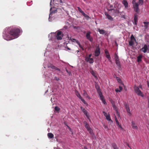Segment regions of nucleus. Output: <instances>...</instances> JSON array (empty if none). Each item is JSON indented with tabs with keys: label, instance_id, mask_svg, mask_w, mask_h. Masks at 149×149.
Listing matches in <instances>:
<instances>
[{
	"label": "nucleus",
	"instance_id": "obj_1",
	"mask_svg": "<svg viewBox=\"0 0 149 149\" xmlns=\"http://www.w3.org/2000/svg\"><path fill=\"white\" fill-rule=\"evenodd\" d=\"M20 32V30L19 29H12L8 35L4 33L3 37L4 39L7 40H10L17 38Z\"/></svg>",
	"mask_w": 149,
	"mask_h": 149
},
{
	"label": "nucleus",
	"instance_id": "obj_2",
	"mask_svg": "<svg viewBox=\"0 0 149 149\" xmlns=\"http://www.w3.org/2000/svg\"><path fill=\"white\" fill-rule=\"evenodd\" d=\"M134 90L135 92L138 95L142 97L143 96V93L141 91L139 90L138 87L136 86H134Z\"/></svg>",
	"mask_w": 149,
	"mask_h": 149
},
{
	"label": "nucleus",
	"instance_id": "obj_3",
	"mask_svg": "<svg viewBox=\"0 0 149 149\" xmlns=\"http://www.w3.org/2000/svg\"><path fill=\"white\" fill-rule=\"evenodd\" d=\"M132 3L133 4V7L134 10L137 13L139 11V4L136 2L135 0H133Z\"/></svg>",
	"mask_w": 149,
	"mask_h": 149
},
{
	"label": "nucleus",
	"instance_id": "obj_4",
	"mask_svg": "<svg viewBox=\"0 0 149 149\" xmlns=\"http://www.w3.org/2000/svg\"><path fill=\"white\" fill-rule=\"evenodd\" d=\"M96 89L97 90V92L98 93V94L100 96V99L102 100V102L104 104H105L106 103V102L105 101L104 99L103 96L99 88H96Z\"/></svg>",
	"mask_w": 149,
	"mask_h": 149
},
{
	"label": "nucleus",
	"instance_id": "obj_5",
	"mask_svg": "<svg viewBox=\"0 0 149 149\" xmlns=\"http://www.w3.org/2000/svg\"><path fill=\"white\" fill-rule=\"evenodd\" d=\"M63 36V34L62 32L61 31H58L56 33V38L57 40H61L62 39Z\"/></svg>",
	"mask_w": 149,
	"mask_h": 149
},
{
	"label": "nucleus",
	"instance_id": "obj_6",
	"mask_svg": "<svg viewBox=\"0 0 149 149\" xmlns=\"http://www.w3.org/2000/svg\"><path fill=\"white\" fill-rule=\"evenodd\" d=\"M136 41V39L133 35L131 36L130 40L129 42V44L130 46H132L134 45V42Z\"/></svg>",
	"mask_w": 149,
	"mask_h": 149
},
{
	"label": "nucleus",
	"instance_id": "obj_7",
	"mask_svg": "<svg viewBox=\"0 0 149 149\" xmlns=\"http://www.w3.org/2000/svg\"><path fill=\"white\" fill-rule=\"evenodd\" d=\"M124 105L127 113L129 114V115L130 116L131 115H132V113L130 112L129 105L126 103H124Z\"/></svg>",
	"mask_w": 149,
	"mask_h": 149
},
{
	"label": "nucleus",
	"instance_id": "obj_8",
	"mask_svg": "<svg viewBox=\"0 0 149 149\" xmlns=\"http://www.w3.org/2000/svg\"><path fill=\"white\" fill-rule=\"evenodd\" d=\"M91 32L90 31H88L86 34V37L87 39L92 42L93 41V39L90 36Z\"/></svg>",
	"mask_w": 149,
	"mask_h": 149
},
{
	"label": "nucleus",
	"instance_id": "obj_9",
	"mask_svg": "<svg viewBox=\"0 0 149 149\" xmlns=\"http://www.w3.org/2000/svg\"><path fill=\"white\" fill-rule=\"evenodd\" d=\"M75 94L78 97L81 101L85 104H86L87 103L86 101L82 98V97L81 96L79 93L77 91L75 92Z\"/></svg>",
	"mask_w": 149,
	"mask_h": 149
},
{
	"label": "nucleus",
	"instance_id": "obj_10",
	"mask_svg": "<svg viewBox=\"0 0 149 149\" xmlns=\"http://www.w3.org/2000/svg\"><path fill=\"white\" fill-rule=\"evenodd\" d=\"M100 53V48L99 47L96 48V49L95 51V55L96 56H98Z\"/></svg>",
	"mask_w": 149,
	"mask_h": 149
},
{
	"label": "nucleus",
	"instance_id": "obj_11",
	"mask_svg": "<svg viewBox=\"0 0 149 149\" xmlns=\"http://www.w3.org/2000/svg\"><path fill=\"white\" fill-rule=\"evenodd\" d=\"M85 60L86 61L88 62L91 63H93L94 62L93 59L91 58L86 57L85 58Z\"/></svg>",
	"mask_w": 149,
	"mask_h": 149
},
{
	"label": "nucleus",
	"instance_id": "obj_12",
	"mask_svg": "<svg viewBox=\"0 0 149 149\" xmlns=\"http://www.w3.org/2000/svg\"><path fill=\"white\" fill-rule=\"evenodd\" d=\"M115 120L116 121V124H117V125L118 126V127L120 129V130H123V128L121 127V125L119 124V123L116 117H115Z\"/></svg>",
	"mask_w": 149,
	"mask_h": 149
},
{
	"label": "nucleus",
	"instance_id": "obj_13",
	"mask_svg": "<svg viewBox=\"0 0 149 149\" xmlns=\"http://www.w3.org/2000/svg\"><path fill=\"white\" fill-rule=\"evenodd\" d=\"M48 68H52V69H53L55 70H58V71H60V69H59V68H56L55 66H54V65H48Z\"/></svg>",
	"mask_w": 149,
	"mask_h": 149
},
{
	"label": "nucleus",
	"instance_id": "obj_14",
	"mask_svg": "<svg viewBox=\"0 0 149 149\" xmlns=\"http://www.w3.org/2000/svg\"><path fill=\"white\" fill-rule=\"evenodd\" d=\"M104 14L108 19L111 20H113V18L110 15L108 14L107 13L105 12Z\"/></svg>",
	"mask_w": 149,
	"mask_h": 149
},
{
	"label": "nucleus",
	"instance_id": "obj_15",
	"mask_svg": "<svg viewBox=\"0 0 149 149\" xmlns=\"http://www.w3.org/2000/svg\"><path fill=\"white\" fill-rule=\"evenodd\" d=\"M148 49L147 46L145 45H144L143 47L141 49V50L144 52L146 53Z\"/></svg>",
	"mask_w": 149,
	"mask_h": 149
},
{
	"label": "nucleus",
	"instance_id": "obj_16",
	"mask_svg": "<svg viewBox=\"0 0 149 149\" xmlns=\"http://www.w3.org/2000/svg\"><path fill=\"white\" fill-rule=\"evenodd\" d=\"M123 3L125 8H127L128 7V3L126 0H123Z\"/></svg>",
	"mask_w": 149,
	"mask_h": 149
},
{
	"label": "nucleus",
	"instance_id": "obj_17",
	"mask_svg": "<svg viewBox=\"0 0 149 149\" xmlns=\"http://www.w3.org/2000/svg\"><path fill=\"white\" fill-rule=\"evenodd\" d=\"M83 95L85 97H86L87 98H88V99H90V97L88 95V94H87V92L85 91H83Z\"/></svg>",
	"mask_w": 149,
	"mask_h": 149
},
{
	"label": "nucleus",
	"instance_id": "obj_18",
	"mask_svg": "<svg viewBox=\"0 0 149 149\" xmlns=\"http://www.w3.org/2000/svg\"><path fill=\"white\" fill-rule=\"evenodd\" d=\"M111 10V11L112 12L114 13V15L115 16L116 15H117V14H118L119 12V10L117 9H116V10L113 9V10Z\"/></svg>",
	"mask_w": 149,
	"mask_h": 149
},
{
	"label": "nucleus",
	"instance_id": "obj_19",
	"mask_svg": "<svg viewBox=\"0 0 149 149\" xmlns=\"http://www.w3.org/2000/svg\"><path fill=\"white\" fill-rule=\"evenodd\" d=\"M132 126L133 129L136 130L138 129V127L136 125L135 123L133 121L132 122Z\"/></svg>",
	"mask_w": 149,
	"mask_h": 149
},
{
	"label": "nucleus",
	"instance_id": "obj_20",
	"mask_svg": "<svg viewBox=\"0 0 149 149\" xmlns=\"http://www.w3.org/2000/svg\"><path fill=\"white\" fill-rule=\"evenodd\" d=\"M84 124L85 125V127L86 128L87 130L91 128L89 125L87 124L86 122L84 121Z\"/></svg>",
	"mask_w": 149,
	"mask_h": 149
},
{
	"label": "nucleus",
	"instance_id": "obj_21",
	"mask_svg": "<svg viewBox=\"0 0 149 149\" xmlns=\"http://www.w3.org/2000/svg\"><path fill=\"white\" fill-rule=\"evenodd\" d=\"M105 54L106 55V57L108 58L109 60L111 58L110 55L109 54V52L107 50L105 51Z\"/></svg>",
	"mask_w": 149,
	"mask_h": 149
},
{
	"label": "nucleus",
	"instance_id": "obj_22",
	"mask_svg": "<svg viewBox=\"0 0 149 149\" xmlns=\"http://www.w3.org/2000/svg\"><path fill=\"white\" fill-rule=\"evenodd\" d=\"M97 31L99 32L100 34H104L105 33L104 31L102 29H97Z\"/></svg>",
	"mask_w": 149,
	"mask_h": 149
},
{
	"label": "nucleus",
	"instance_id": "obj_23",
	"mask_svg": "<svg viewBox=\"0 0 149 149\" xmlns=\"http://www.w3.org/2000/svg\"><path fill=\"white\" fill-rule=\"evenodd\" d=\"M119 89L120 90H119L118 88H116L115 89V91L116 92H120L121 91H122L123 90V87L121 86H119Z\"/></svg>",
	"mask_w": 149,
	"mask_h": 149
},
{
	"label": "nucleus",
	"instance_id": "obj_24",
	"mask_svg": "<svg viewBox=\"0 0 149 149\" xmlns=\"http://www.w3.org/2000/svg\"><path fill=\"white\" fill-rule=\"evenodd\" d=\"M143 23L145 24L144 27L145 29H147L148 27V24H149V22H144Z\"/></svg>",
	"mask_w": 149,
	"mask_h": 149
},
{
	"label": "nucleus",
	"instance_id": "obj_25",
	"mask_svg": "<svg viewBox=\"0 0 149 149\" xmlns=\"http://www.w3.org/2000/svg\"><path fill=\"white\" fill-rule=\"evenodd\" d=\"M82 110L83 112L85 114L87 118H88L89 117L88 113V112L87 111H86L84 109H82Z\"/></svg>",
	"mask_w": 149,
	"mask_h": 149
},
{
	"label": "nucleus",
	"instance_id": "obj_26",
	"mask_svg": "<svg viewBox=\"0 0 149 149\" xmlns=\"http://www.w3.org/2000/svg\"><path fill=\"white\" fill-rule=\"evenodd\" d=\"M47 136L50 139L54 137L53 134L51 133H48L47 134Z\"/></svg>",
	"mask_w": 149,
	"mask_h": 149
},
{
	"label": "nucleus",
	"instance_id": "obj_27",
	"mask_svg": "<svg viewBox=\"0 0 149 149\" xmlns=\"http://www.w3.org/2000/svg\"><path fill=\"white\" fill-rule=\"evenodd\" d=\"M82 15L84 16V17L86 18L87 20H88L90 19V18L86 14L84 13L82 14Z\"/></svg>",
	"mask_w": 149,
	"mask_h": 149
},
{
	"label": "nucleus",
	"instance_id": "obj_28",
	"mask_svg": "<svg viewBox=\"0 0 149 149\" xmlns=\"http://www.w3.org/2000/svg\"><path fill=\"white\" fill-rule=\"evenodd\" d=\"M142 56L141 55H139L137 57V61L139 62H140L141 61Z\"/></svg>",
	"mask_w": 149,
	"mask_h": 149
},
{
	"label": "nucleus",
	"instance_id": "obj_29",
	"mask_svg": "<svg viewBox=\"0 0 149 149\" xmlns=\"http://www.w3.org/2000/svg\"><path fill=\"white\" fill-rule=\"evenodd\" d=\"M88 131L89 132V133H90L91 134L92 136H93L94 135V134L93 133V130L91 128L90 129H89V130H88Z\"/></svg>",
	"mask_w": 149,
	"mask_h": 149
},
{
	"label": "nucleus",
	"instance_id": "obj_30",
	"mask_svg": "<svg viewBox=\"0 0 149 149\" xmlns=\"http://www.w3.org/2000/svg\"><path fill=\"white\" fill-rule=\"evenodd\" d=\"M106 118L107 120L109 121H111V122H112V121L111 120L110 116L109 115H108V116H106Z\"/></svg>",
	"mask_w": 149,
	"mask_h": 149
},
{
	"label": "nucleus",
	"instance_id": "obj_31",
	"mask_svg": "<svg viewBox=\"0 0 149 149\" xmlns=\"http://www.w3.org/2000/svg\"><path fill=\"white\" fill-rule=\"evenodd\" d=\"M91 74L95 77V78H97V77L96 76V75L95 74V72H94V71L93 70H92L91 72Z\"/></svg>",
	"mask_w": 149,
	"mask_h": 149
},
{
	"label": "nucleus",
	"instance_id": "obj_32",
	"mask_svg": "<svg viewBox=\"0 0 149 149\" xmlns=\"http://www.w3.org/2000/svg\"><path fill=\"white\" fill-rule=\"evenodd\" d=\"M134 24L135 25H136L137 22V17L136 16H134Z\"/></svg>",
	"mask_w": 149,
	"mask_h": 149
},
{
	"label": "nucleus",
	"instance_id": "obj_33",
	"mask_svg": "<svg viewBox=\"0 0 149 149\" xmlns=\"http://www.w3.org/2000/svg\"><path fill=\"white\" fill-rule=\"evenodd\" d=\"M112 146L114 149H118L116 144L113 143L112 144Z\"/></svg>",
	"mask_w": 149,
	"mask_h": 149
},
{
	"label": "nucleus",
	"instance_id": "obj_34",
	"mask_svg": "<svg viewBox=\"0 0 149 149\" xmlns=\"http://www.w3.org/2000/svg\"><path fill=\"white\" fill-rule=\"evenodd\" d=\"M143 3V0H139L138 4L140 5H142Z\"/></svg>",
	"mask_w": 149,
	"mask_h": 149
},
{
	"label": "nucleus",
	"instance_id": "obj_35",
	"mask_svg": "<svg viewBox=\"0 0 149 149\" xmlns=\"http://www.w3.org/2000/svg\"><path fill=\"white\" fill-rule=\"evenodd\" d=\"M77 8L78 10L81 13L82 15L84 13L79 7H77Z\"/></svg>",
	"mask_w": 149,
	"mask_h": 149
},
{
	"label": "nucleus",
	"instance_id": "obj_36",
	"mask_svg": "<svg viewBox=\"0 0 149 149\" xmlns=\"http://www.w3.org/2000/svg\"><path fill=\"white\" fill-rule=\"evenodd\" d=\"M72 40L73 41H74H74H76V42L79 45V46L80 47V44L79 42L77 40H76V39H74V38H72Z\"/></svg>",
	"mask_w": 149,
	"mask_h": 149
},
{
	"label": "nucleus",
	"instance_id": "obj_37",
	"mask_svg": "<svg viewBox=\"0 0 149 149\" xmlns=\"http://www.w3.org/2000/svg\"><path fill=\"white\" fill-rule=\"evenodd\" d=\"M115 60L116 61H119L118 56L116 54L115 57Z\"/></svg>",
	"mask_w": 149,
	"mask_h": 149
},
{
	"label": "nucleus",
	"instance_id": "obj_38",
	"mask_svg": "<svg viewBox=\"0 0 149 149\" xmlns=\"http://www.w3.org/2000/svg\"><path fill=\"white\" fill-rule=\"evenodd\" d=\"M116 64L117 65V66H118L119 67H120V65L119 61H116Z\"/></svg>",
	"mask_w": 149,
	"mask_h": 149
},
{
	"label": "nucleus",
	"instance_id": "obj_39",
	"mask_svg": "<svg viewBox=\"0 0 149 149\" xmlns=\"http://www.w3.org/2000/svg\"><path fill=\"white\" fill-rule=\"evenodd\" d=\"M55 110L57 111H58L60 110V109L58 107H56L55 108Z\"/></svg>",
	"mask_w": 149,
	"mask_h": 149
},
{
	"label": "nucleus",
	"instance_id": "obj_40",
	"mask_svg": "<svg viewBox=\"0 0 149 149\" xmlns=\"http://www.w3.org/2000/svg\"><path fill=\"white\" fill-rule=\"evenodd\" d=\"M104 127L105 129L108 130L109 129L108 126L107 125H104Z\"/></svg>",
	"mask_w": 149,
	"mask_h": 149
},
{
	"label": "nucleus",
	"instance_id": "obj_41",
	"mask_svg": "<svg viewBox=\"0 0 149 149\" xmlns=\"http://www.w3.org/2000/svg\"><path fill=\"white\" fill-rule=\"evenodd\" d=\"M117 79L118 82H120L121 81L120 79L118 77H117Z\"/></svg>",
	"mask_w": 149,
	"mask_h": 149
},
{
	"label": "nucleus",
	"instance_id": "obj_42",
	"mask_svg": "<svg viewBox=\"0 0 149 149\" xmlns=\"http://www.w3.org/2000/svg\"><path fill=\"white\" fill-rule=\"evenodd\" d=\"M103 113L104 114V116L106 117V116H108V115H107V113H105L104 111H103Z\"/></svg>",
	"mask_w": 149,
	"mask_h": 149
},
{
	"label": "nucleus",
	"instance_id": "obj_43",
	"mask_svg": "<svg viewBox=\"0 0 149 149\" xmlns=\"http://www.w3.org/2000/svg\"><path fill=\"white\" fill-rule=\"evenodd\" d=\"M55 79L57 80V81H58L59 80V78H58L57 77H55Z\"/></svg>",
	"mask_w": 149,
	"mask_h": 149
},
{
	"label": "nucleus",
	"instance_id": "obj_44",
	"mask_svg": "<svg viewBox=\"0 0 149 149\" xmlns=\"http://www.w3.org/2000/svg\"><path fill=\"white\" fill-rule=\"evenodd\" d=\"M92 55L91 54H89L88 55V57H88V58H91V56Z\"/></svg>",
	"mask_w": 149,
	"mask_h": 149
},
{
	"label": "nucleus",
	"instance_id": "obj_45",
	"mask_svg": "<svg viewBox=\"0 0 149 149\" xmlns=\"http://www.w3.org/2000/svg\"><path fill=\"white\" fill-rule=\"evenodd\" d=\"M142 88V86L141 85H140L139 86V88Z\"/></svg>",
	"mask_w": 149,
	"mask_h": 149
},
{
	"label": "nucleus",
	"instance_id": "obj_46",
	"mask_svg": "<svg viewBox=\"0 0 149 149\" xmlns=\"http://www.w3.org/2000/svg\"><path fill=\"white\" fill-rule=\"evenodd\" d=\"M148 107H149V97H148Z\"/></svg>",
	"mask_w": 149,
	"mask_h": 149
},
{
	"label": "nucleus",
	"instance_id": "obj_47",
	"mask_svg": "<svg viewBox=\"0 0 149 149\" xmlns=\"http://www.w3.org/2000/svg\"><path fill=\"white\" fill-rule=\"evenodd\" d=\"M59 2L60 3H62V1L61 0H59Z\"/></svg>",
	"mask_w": 149,
	"mask_h": 149
},
{
	"label": "nucleus",
	"instance_id": "obj_48",
	"mask_svg": "<svg viewBox=\"0 0 149 149\" xmlns=\"http://www.w3.org/2000/svg\"><path fill=\"white\" fill-rule=\"evenodd\" d=\"M66 71L67 72H68V73L70 74V72H69L67 70H66Z\"/></svg>",
	"mask_w": 149,
	"mask_h": 149
},
{
	"label": "nucleus",
	"instance_id": "obj_49",
	"mask_svg": "<svg viewBox=\"0 0 149 149\" xmlns=\"http://www.w3.org/2000/svg\"><path fill=\"white\" fill-rule=\"evenodd\" d=\"M67 49H68L69 50H70V48H69V47H67Z\"/></svg>",
	"mask_w": 149,
	"mask_h": 149
},
{
	"label": "nucleus",
	"instance_id": "obj_50",
	"mask_svg": "<svg viewBox=\"0 0 149 149\" xmlns=\"http://www.w3.org/2000/svg\"><path fill=\"white\" fill-rule=\"evenodd\" d=\"M50 16H49V21H50L51 20H50Z\"/></svg>",
	"mask_w": 149,
	"mask_h": 149
},
{
	"label": "nucleus",
	"instance_id": "obj_51",
	"mask_svg": "<svg viewBox=\"0 0 149 149\" xmlns=\"http://www.w3.org/2000/svg\"><path fill=\"white\" fill-rule=\"evenodd\" d=\"M84 149H87V148L86 147H84Z\"/></svg>",
	"mask_w": 149,
	"mask_h": 149
},
{
	"label": "nucleus",
	"instance_id": "obj_52",
	"mask_svg": "<svg viewBox=\"0 0 149 149\" xmlns=\"http://www.w3.org/2000/svg\"><path fill=\"white\" fill-rule=\"evenodd\" d=\"M128 146L130 148V149H131V148L130 147V146H129V145H128Z\"/></svg>",
	"mask_w": 149,
	"mask_h": 149
},
{
	"label": "nucleus",
	"instance_id": "obj_53",
	"mask_svg": "<svg viewBox=\"0 0 149 149\" xmlns=\"http://www.w3.org/2000/svg\"><path fill=\"white\" fill-rule=\"evenodd\" d=\"M113 107H114V108H115V106L114 105L113 106Z\"/></svg>",
	"mask_w": 149,
	"mask_h": 149
},
{
	"label": "nucleus",
	"instance_id": "obj_54",
	"mask_svg": "<svg viewBox=\"0 0 149 149\" xmlns=\"http://www.w3.org/2000/svg\"><path fill=\"white\" fill-rule=\"evenodd\" d=\"M117 114H118V116L119 115V114H118V111H117Z\"/></svg>",
	"mask_w": 149,
	"mask_h": 149
},
{
	"label": "nucleus",
	"instance_id": "obj_55",
	"mask_svg": "<svg viewBox=\"0 0 149 149\" xmlns=\"http://www.w3.org/2000/svg\"><path fill=\"white\" fill-rule=\"evenodd\" d=\"M76 28V26H74V28Z\"/></svg>",
	"mask_w": 149,
	"mask_h": 149
},
{
	"label": "nucleus",
	"instance_id": "obj_56",
	"mask_svg": "<svg viewBox=\"0 0 149 149\" xmlns=\"http://www.w3.org/2000/svg\"><path fill=\"white\" fill-rule=\"evenodd\" d=\"M148 87H149V84H148Z\"/></svg>",
	"mask_w": 149,
	"mask_h": 149
},
{
	"label": "nucleus",
	"instance_id": "obj_57",
	"mask_svg": "<svg viewBox=\"0 0 149 149\" xmlns=\"http://www.w3.org/2000/svg\"><path fill=\"white\" fill-rule=\"evenodd\" d=\"M77 52H79V51H78V50H77Z\"/></svg>",
	"mask_w": 149,
	"mask_h": 149
}]
</instances>
